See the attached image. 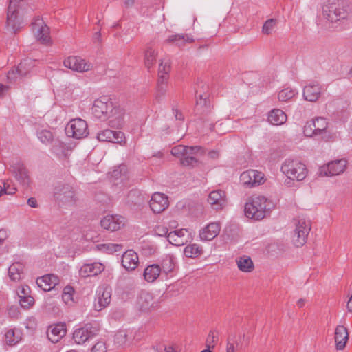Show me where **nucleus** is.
Masks as SVG:
<instances>
[{
    "instance_id": "f257e3e1",
    "label": "nucleus",
    "mask_w": 352,
    "mask_h": 352,
    "mask_svg": "<svg viewBox=\"0 0 352 352\" xmlns=\"http://www.w3.org/2000/svg\"><path fill=\"white\" fill-rule=\"evenodd\" d=\"M92 113L102 121L108 120L111 127L121 128L124 124V109L116 106L107 96H101L94 101Z\"/></svg>"
},
{
    "instance_id": "f03ea898",
    "label": "nucleus",
    "mask_w": 352,
    "mask_h": 352,
    "mask_svg": "<svg viewBox=\"0 0 352 352\" xmlns=\"http://www.w3.org/2000/svg\"><path fill=\"white\" fill-rule=\"evenodd\" d=\"M208 91V85L202 81L198 82L195 88L196 103L194 112L196 116L199 117L204 124L210 121V119L208 118L212 111Z\"/></svg>"
},
{
    "instance_id": "7ed1b4c3",
    "label": "nucleus",
    "mask_w": 352,
    "mask_h": 352,
    "mask_svg": "<svg viewBox=\"0 0 352 352\" xmlns=\"http://www.w3.org/2000/svg\"><path fill=\"white\" fill-rule=\"evenodd\" d=\"M274 208L273 203L263 196L251 197L245 204L244 212L247 217L261 220L268 216Z\"/></svg>"
},
{
    "instance_id": "20e7f679",
    "label": "nucleus",
    "mask_w": 352,
    "mask_h": 352,
    "mask_svg": "<svg viewBox=\"0 0 352 352\" xmlns=\"http://www.w3.org/2000/svg\"><path fill=\"white\" fill-rule=\"evenodd\" d=\"M323 16L331 22H336L349 16V6L336 0H328L322 8Z\"/></svg>"
},
{
    "instance_id": "39448f33",
    "label": "nucleus",
    "mask_w": 352,
    "mask_h": 352,
    "mask_svg": "<svg viewBox=\"0 0 352 352\" xmlns=\"http://www.w3.org/2000/svg\"><path fill=\"white\" fill-rule=\"evenodd\" d=\"M282 173L290 180L302 181L307 175V170L304 164L298 160H286L281 166Z\"/></svg>"
},
{
    "instance_id": "423d86ee",
    "label": "nucleus",
    "mask_w": 352,
    "mask_h": 352,
    "mask_svg": "<svg viewBox=\"0 0 352 352\" xmlns=\"http://www.w3.org/2000/svg\"><path fill=\"white\" fill-rule=\"evenodd\" d=\"M25 0H10L7 12L6 28L12 33H16L21 28V22L18 17L19 9L23 8Z\"/></svg>"
},
{
    "instance_id": "0eeeda50",
    "label": "nucleus",
    "mask_w": 352,
    "mask_h": 352,
    "mask_svg": "<svg viewBox=\"0 0 352 352\" xmlns=\"http://www.w3.org/2000/svg\"><path fill=\"white\" fill-rule=\"evenodd\" d=\"M54 197L63 206H73L77 201L74 188L67 184L57 185L54 188Z\"/></svg>"
},
{
    "instance_id": "6e6552de",
    "label": "nucleus",
    "mask_w": 352,
    "mask_h": 352,
    "mask_svg": "<svg viewBox=\"0 0 352 352\" xmlns=\"http://www.w3.org/2000/svg\"><path fill=\"white\" fill-rule=\"evenodd\" d=\"M100 326L96 323H87L83 327L76 329L73 333V339L78 344H82L89 339L97 336Z\"/></svg>"
},
{
    "instance_id": "1a4fd4ad",
    "label": "nucleus",
    "mask_w": 352,
    "mask_h": 352,
    "mask_svg": "<svg viewBox=\"0 0 352 352\" xmlns=\"http://www.w3.org/2000/svg\"><path fill=\"white\" fill-rule=\"evenodd\" d=\"M296 228L292 236V241L295 246L301 247L305 244L307 236L311 230V223L304 219L296 220Z\"/></svg>"
},
{
    "instance_id": "9d476101",
    "label": "nucleus",
    "mask_w": 352,
    "mask_h": 352,
    "mask_svg": "<svg viewBox=\"0 0 352 352\" xmlns=\"http://www.w3.org/2000/svg\"><path fill=\"white\" fill-rule=\"evenodd\" d=\"M66 133L68 136L76 139H82L89 134L87 124L81 118L72 120L66 127Z\"/></svg>"
},
{
    "instance_id": "9b49d317",
    "label": "nucleus",
    "mask_w": 352,
    "mask_h": 352,
    "mask_svg": "<svg viewBox=\"0 0 352 352\" xmlns=\"http://www.w3.org/2000/svg\"><path fill=\"white\" fill-rule=\"evenodd\" d=\"M346 166L347 161L345 159L336 160L320 166L318 174L327 177L339 175L344 172Z\"/></svg>"
},
{
    "instance_id": "f8f14e48",
    "label": "nucleus",
    "mask_w": 352,
    "mask_h": 352,
    "mask_svg": "<svg viewBox=\"0 0 352 352\" xmlns=\"http://www.w3.org/2000/svg\"><path fill=\"white\" fill-rule=\"evenodd\" d=\"M9 170L24 188L29 187L30 178L28 175V171L21 160H16V161H12Z\"/></svg>"
},
{
    "instance_id": "ddd939ff",
    "label": "nucleus",
    "mask_w": 352,
    "mask_h": 352,
    "mask_svg": "<svg viewBox=\"0 0 352 352\" xmlns=\"http://www.w3.org/2000/svg\"><path fill=\"white\" fill-rule=\"evenodd\" d=\"M32 30L38 41L43 44L50 42V28L40 16L34 18L32 23Z\"/></svg>"
},
{
    "instance_id": "4468645a",
    "label": "nucleus",
    "mask_w": 352,
    "mask_h": 352,
    "mask_svg": "<svg viewBox=\"0 0 352 352\" xmlns=\"http://www.w3.org/2000/svg\"><path fill=\"white\" fill-rule=\"evenodd\" d=\"M63 65L65 67L78 72H85L92 69V64L80 56H69L65 59Z\"/></svg>"
},
{
    "instance_id": "2eb2a0df",
    "label": "nucleus",
    "mask_w": 352,
    "mask_h": 352,
    "mask_svg": "<svg viewBox=\"0 0 352 352\" xmlns=\"http://www.w3.org/2000/svg\"><path fill=\"white\" fill-rule=\"evenodd\" d=\"M263 175L255 170H248L241 174L240 182L245 188H252L262 183Z\"/></svg>"
},
{
    "instance_id": "dca6fc26",
    "label": "nucleus",
    "mask_w": 352,
    "mask_h": 352,
    "mask_svg": "<svg viewBox=\"0 0 352 352\" xmlns=\"http://www.w3.org/2000/svg\"><path fill=\"white\" fill-rule=\"evenodd\" d=\"M149 206L154 213H161L168 206V197L164 194L155 192L151 197Z\"/></svg>"
},
{
    "instance_id": "f3484780",
    "label": "nucleus",
    "mask_w": 352,
    "mask_h": 352,
    "mask_svg": "<svg viewBox=\"0 0 352 352\" xmlns=\"http://www.w3.org/2000/svg\"><path fill=\"white\" fill-rule=\"evenodd\" d=\"M125 223L123 217L119 215H107L100 221L101 226L106 230L116 231L120 229Z\"/></svg>"
},
{
    "instance_id": "a211bd4d",
    "label": "nucleus",
    "mask_w": 352,
    "mask_h": 352,
    "mask_svg": "<svg viewBox=\"0 0 352 352\" xmlns=\"http://www.w3.org/2000/svg\"><path fill=\"white\" fill-rule=\"evenodd\" d=\"M202 152L201 146H186L180 163L186 166H194L197 162V155L199 153Z\"/></svg>"
},
{
    "instance_id": "6ab92c4d",
    "label": "nucleus",
    "mask_w": 352,
    "mask_h": 352,
    "mask_svg": "<svg viewBox=\"0 0 352 352\" xmlns=\"http://www.w3.org/2000/svg\"><path fill=\"white\" fill-rule=\"evenodd\" d=\"M97 139L100 142H111L121 144L125 138L124 134L121 131L106 129L98 133Z\"/></svg>"
},
{
    "instance_id": "aec40b11",
    "label": "nucleus",
    "mask_w": 352,
    "mask_h": 352,
    "mask_svg": "<svg viewBox=\"0 0 352 352\" xmlns=\"http://www.w3.org/2000/svg\"><path fill=\"white\" fill-rule=\"evenodd\" d=\"M208 202L214 210L223 208L227 204L226 192L221 190L212 191L208 195Z\"/></svg>"
},
{
    "instance_id": "412c9836",
    "label": "nucleus",
    "mask_w": 352,
    "mask_h": 352,
    "mask_svg": "<svg viewBox=\"0 0 352 352\" xmlns=\"http://www.w3.org/2000/svg\"><path fill=\"white\" fill-rule=\"evenodd\" d=\"M104 270V266L101 263L96 262L94 263L84 264L79 270L80 276L86 278L94 276L100 274Z\"/></svg>"
},
{
    "instance_id": "4be33fe9",
    "label": "nucleus",
    "mask_w": 352,
    "mask_h": 352,
    "mask_svg": "<svg viewBox=\"0 0 352 352\" xmlns=\"http://www.w3.org/2000/svg\"><path fill=\"white\" fill-rule=\"evenodd\" d=\"M122 265L128 271L134 270L138 265V254L133 250L126 251L122 256Z\"/></svg>"
},
{
    "instance_id": "5701e85b",
    "label": "nucleus",
    "mask_w": 352,
    "mask_h": 352,
    "mask_svg": "<svg viewBox=\"0 0 352 352\" xmlns=\"http://www.w3.org/2000/svg\"><path fill=\"white\" fill-rule=\"evenodd\" d=\"M334 340L336 349H344L349 340V332L347 328L344 325H338L335 329Z\"/></svg>"
},
{
    "instance_id": "b1692460",
    "label": "nucleus",
    "mask_w": 352,
    "mask_h": 352,
    "mask_svg": "<svg viewBox=\"0 0 352 352\" xmlns=\"http://www.w3.org/2000/svg\"><path fill=\"white\" fill-rule=\"evenodd\" d=\"M221 230V226L217 222H212L207 225L199 233L202 241H211L218 236Z\"/></svg>"
},
{
    "instance_id": "393cba45",
    "label": "nucleus",
    "mask_w": 352,
    "mask_h": 352,
    "mask_svg": "<svg viewBox=\"0 0 352 352\" xmlns=\"http://www.w3.org/2000/svg\"><path fill=\"white\" fill-rule=\"evenodd\" d=\"M59 283V278L54 274H46L36 279L37 285L43 291H50Z\"/></svg>"
},
{
    "instance_id": "a878e982",
    "label": "nucleus",
    "mask_w": 352,
    "mask_h": 352,
    "mask_svg": "<svg viewBox=\"0 0 352 352\" xmlns=\"http://www.w3.org/2000/svg\"><path fill=\"white\" fill-rule=\"evenodd\" d=\"M310 124L314 127L313 130L315 131V135H318L322 139H326L329 137L327 127L328 122L324 118H316L310 121Z\"/></svg>"
},
{
    "instance_id": "bb28decb",
    "label": "nucleus",
    "mask_w": 352,
    "mask_h": 352,
    "mask_svg": "<svg viewBox=\"0 0 352 352\" xmlns=\"http://www.w3.org/2000/svg\"><path fill=\"white\" fill-rule=\"evenodd\" d=\"M153 305V297L147 292H142L137 298V307L142 311H150Z\"/></svg>"
},
{
    "instance_id": "cd10ccee",
    "label": "nucleus",
    "mask_w": 352,
    "mask_h": 352,
    "mask_svg": "<svg viewBox=\"0 0 352 352\" xmlns=\"http://www.w3.org/2000/svg\"><path fill=\"white\" fill-rule=\"evenodd\" d=\"M50 328L51 329L47 331V338L53 343L58 342L66 334L65 324H57Z\"/></svg>"
},
{
    "instance_id": "c85d7f7f",
    "label": "nucleus",
    "mask_w": 352,
    "mask_h": 352,
    "mask_svg": "<svg viewBox=\"0 0 352 352\" xmlns=\"http://www.w3.org/2000/svg\"><path fill=\"white\" fill-rule=\"evenodd\" d=\"M321 89L318 85H309L304 87L303 97L310 102H316L320 96Z\"/></svg>"
},
{
    "instance_id": "c756f323",
    "label": "nucleus",
    "mask_w": 352,
    "mask_h": 352,
    "mask_svg": "<svg viewBox=\"0 0 352 352\" xmlns=\"http://www.w3.org/2000/svg\"><path fill=\"white\" fill-rule=\"evenodd\" d=\"M194 41V38L188 34H175L170 36L166 42L168 43H174L179 47H184L186 43H191Z\"/></svg>"
},
{
    "instance_id": "7c9ffc66",
    "label": "nucleus",
    "mask_w": 352,
    "mask_h": 352,
    "mask_svg": "<svg viewBox=\"0 0 352 352\" xmlns=\"http://www.w3.org/2000/svg\"><path fill=\"white\" fill-rule=\"evenodd\" d=\"M98 306H97L96 304H95V309L100 311L103 308L106 307L111 301V291L109 288H105L103 289H100L98 292Z\"/></svg>"
},
{
    "instance_id": "2f4dec72",
    "label": "nucleus",
    "mask_w": 352,
    "mask_h": 352,
    "mask_svg": "<svg viewBox=\"0 0 352 352\" xmlns=\"http://www.w3.org/2000/svg\"><path fill=\"white\" fill-rule=\"evenodd\" d=\"M287 120L285 112L279 109L272 110L268 115V121L273 125H281Z\"/></svg>"
},
{
    "instance_id": "473e14b6",
    "label": "nucleus",
    "mask_w": 352,
    "mask_h": 352,
    "mask_svg": "<svg viewBox=\"0 0 352 352\" xmlns=\"http://www.w3.org/2000/svg\"><path fill=\"white\" fill-rule=\"evenodd\" d=\"M161 267L157 264L148 265L144 271V279L149 283L154 282L160 276Z\"/></svg>"
},
{
    "instance_id": "72a5a7b5",
    "label": "nucleus",
    "mask_w": 352,
    "mask_h": 352,
    "mask_svg": "<svg viewBox=\"0 0 352 352\" xmlns=\"http://www.w3.org/2000/svg\"><path fill=\"white\" fill-rule=\"evenodd\" d=\"M157 52L151 46H148L144 52V64L150 69L156 63Z\"/></svg>"
},
{
    "instance_id": "f704fd0d",
    "label": "nucleus",
    "mask_w": 352,
    "mask_h": 352,
    "mask_svg": "<svg viewBox=\"0 0 352 352\" xmlns=\"http://www.w3.org/2000/svg\"><path fill=\"white\" fill-rule=\"evenodd\" d=\"M239 269L245 272H250L254 270V264L250 257L243 256L236 260Z\"/></svg>"
},
{
    "instance_id": "c9c22d12",
    "label": "nucleus",
    "mask_w": 352,
    "mask_h": 352,
    "mask_svg": "<svg viewBox=\"0 0 352 352\" xmlns=\"http://www.w3.org/2000/svg\"><path fill=\"white\" fill-rule=\"evenodd\" d=\"M202 253V248L195 243L186 246L184 250V254L188 258H197Z\"/></svg>"
},
{
    "instance_id": "e433bc0d",
    "label": "nucleus",
    "mask_w": 352,
    "mask_h": 352,
    "mask_svg": "<svg viewBox=\"0 0 352 352\" xmlns=\"http://www.w3.org/2000/svg\"><path fill=\"white\" fill-rule=\"evenodd\" d=\"M23 266L21 263H15L10 266L8 269V274L12 280H19L21 278Z\"/></svg>"
},
{
    "instance_id": "4c0bfd02",
    "label": "nucleus",
    "mask_w": 352,
    "mask_h": 352,
    "mask_svg": "<svg viewBox=\"0 0 352 352\" xmlns=\"http://www.w3.org/2000/svg\"><path fill=\"white\" fill-rule=\"evenodd\" d=\"M21 340V333L18 331L10 329L5 334V341L10 346L15 345Z\"/></svg>"
},
{
    "instance_id": "58836bf2",
    "label": "nucleus",
    "mask_w": 352,
    "mask_h": 352,
    "mask_svg": "<svg viewBox=\"0 0 352 352\" xmlns=\"http://www.w3.org/2000/svg\"><path fill=\"white\" fill-rule=\"evenodd\" d=\"M170 71V65L168 61L161 62L159 65L158 69V79H160L161 82L168 81L169 78V72Z\"/></svg>"
},
{
    "instance_id": "ea45409f",
    "label": "nucleus",
    "mask_w": 352,
    "mask_h": 352,
    "mask_svg": "<svg viewBox=\"0 0 352 352\" xmlns=\"http://www.w3.org/2000/svg\"><path fill=\"white\" fill-rule=\"evenodd\" d=\"M12 183V180L10 179L2 182V184L0 185V197L3 195H14L16 192V188Z\"/></svg>"
},
{
    "instance_id": "a19ab883",
    "label": "nucleus",
    "mask_w": 352,
    "mask_h": 352,
    "mask_svg": "<svg viewBox=\"0 0 352 352\" xmlns=\"http://www.w3.org/2000/svg\"><path fill=\"white\" fill-rule=\"evenodd\" d=\"M37 137L45 144H50L54 140L52 133L47 129L38 131L37 132Z\"/></svg>"
},
{
    "instance_id": "79ce46f5",
    "label": "nucleus",
    "mask_w": 352,
    "mask_h": 352,
    "mask_svg": "<svg viewBox=\"0 0 352 352\" xmlns=\"http://www.w3.org/2000/svg\"><path fill=\"white\" fill-rule=\"evenodd\" d=\"M97 250L112 253L114 252H118L122 248V245L119 244H113V243H107V244H99L96 245Z\"/></svg>"
},
{
    "instance_id": "37998d69",
    "label": "nucleus",
    "mask_w": 352,
    "mask_h": 352,
    "mask_svg": "<svg viewBox=\"0 0 352 352\" xmlns=\"http://www.w3.org/2000/svg\"><path fill=\"white\" fill-rule=\"evenodd\" d=\"M127 174L128 168L125 164L120 165L112 173L113 177H114L116 179H121V180L126 179Z\"/></svg>"
},
{
    "instance_id": "c03bdc74",
    "label": "nucleus",
    "mask_w": 352,
    "mask_h": 352,
    "mask_svg": "<svg viewBox=\"0 0 352 352\" xmlns=\"http://www.w3.org/2000/svg\"><path fill=\"white\" fill-rule=\"evenodd\" d=\"M173 268L174 263L172 256H166L162 261V270L167 274L172 272Z\"/></svg>"
},
{
    "instance_id": "a18cd8bd",
    "label": "nucleus",
    "mask_w": 352,
    "mask_h": 352,
    "mask_svg": "<svg viewBox=\"0 0 352 352\" xmlns=\"http://www.w3.org/2000/svg\"><path fill=\"white\" fill-rule=\"evenodd\" d=\"M295 96V91L289 88L281 90L278 95L280 101L286 102Z\"/></svg>"
},
{
    "instance_id": "49530a36",
    "label": "nucleus",
    "mask_w": 352,
    "mask_h": 352,
    "mask_svg": "<svg viewBox=\"0 0 352 352\" xmlns=\"http://www.w3.org/2000/svg\"><path fill=\"white\" fill-rule=\"evenodd\" d=\"M276 25V20L270 19L267 20L263 25L262 32L265 34H270Z\"/></svg>"
},
{
    "instance_id": "de8ad7c7",
    "label": "nucleus",
    "mask_w": 352,
    "mask_h": 352,
    "mask_svg": "<svg viewBox=\"0 0 352 352\" xmlns=\"http://www.w3.org/2000/svg\"><path fill=\"white\" fill-rule=\"evenodd\" d=\"M167 239L170 243L175 246H179L184 244V239H181L179 236H177V234H176V232H169L167 235Z\"/></svg>"
},
{
    "instance_id": "09e8293b",
    "label": "nucleus",
    "mask_w": 352,
    "mask_h": 352,
    "mask_svg": "<svg viewBox=\"0 0 352 352\" xmlns=\"http://www.w3.org/2000/svg\"><path fill=\"white\" fill-rule=\"evenodd\" d=\"M115 342L119 346H122L127 341V334L124 331H120L115 335Z\"/></svg>"
},
{
    "instance_id": "8fccbe9b",
    "label": "nucleus",
    "mask_w": 352,
    "mask_h": 352,
    "mask_svg": "<svg viewBox=\"0 0 352 352\" xmlns=\"http://www.w3.org/2000/svg\"><path fill=\"white\" fill-rule=\"evenodd\" d=\"M19 303L23 308H29L34 304V300L31 296H21L19 297Z\"/></svg>"
},
{
    "instance_id": "3c124183",
    "label": "nucleus",
    "mask_w": 352,
    "mask_h": 352,
    "mask_svg": "<svg viewBox=\"0 0 352 352\" xmlns=\"http://www.w3.org/2000/svg\"><path fill=\"white\" fill-rule=\"evenodd\" d=\"M186 146L184 145L175 146L171 149V154L181 160L182 157H184V153L186 151Z\"/></svg>"
},
{
    "instance_id": "603ef678",
    "label": "nucleus",
    "mask_w": 352,
    "mask_h": 352,
    "mask_svg": "<svg viewBox=\"0 0 352 352\" xmlns=\"http://www.w3.org/2000/svg\"><path fill=\"white\" fill-rule=\"evenodd\" d=\"M74 292V289L72 287L67 286L64 288L63 294V299L65 302L72 300L73 293Z\"/></svg>"
},
{
    "instance_id": "864d4df0",
    "label": "nucleus",
    "mask_w": 352,
    "mask_h": 352,
    "mask_svg": "<svg viewBox=\"0 0 352 352\" xmlns=\"http://www.w3.org/2000/svg\"><path fill=\"white\" fill-rule=\"evenodd\" d=\"M107 346L106 343L103 341H98L91 348V352H106Z\"/></svg>"
},
{
    "instance_id": "5fc2aeb1",
    "label": "nucleus",
    "mask_w": 352,
    "mask_h": 352,
    "mask_svg": "<svg viewBox=\"0 0 352 352\" xmlns=\"http://www.w3.org/2000/svg\"><path fill=\"white\" fill-rule=\"evenodd\" d=\"M167 90V81L163 82L160 81V79L157 80V93L158 95L164 96Z\"/></svg>"
},
{
    "instance_id": "6e6d98bb",
    "label": "nucleus",
    "mask_w": 352,
    "mask_h": 352,
    "mask_svg": "<svg viewBox=\"0 0 352 352\" xmlns=\"http://www.w3.org/2000/svg\"><path fill=\"white\" fill-rule=\"evenodd\" d=\"M313 129L312 124H310V121L307 122L306 125L304 126V134L307 137H317L318 135H315V131L313 130Z\"/></svg>"
},
{
    "instance_id": "4d7b16f0",
    "label": "nucleus",
    "mask_w": 352,
    "mask_h": 352,
    "mask_svg": "<svg viewBox=\"0 0 352 352\" xmlns=\"http://www.w3.org/2000/svg\"><path fill=\"white\" fill-rule=\"evenodd\" d=\"M245 335L243 333V335H239L238 337L236 336H230L228 338H232L233 340H231L232 342L234 343V345H236L238 348L242 347V341L245 339Z\"/></svg>"
},
{
    "instance_id": "13d9d810",
    "label": "nucleus",
    "mask_w": 352,
    "mask_h": 352,
    "mask_svg": "<svg viewBox=\"0 0 352 352\" xmlns=\"http://www.w3.org/2000/svg\"><path fill=\"white\" fill-rule=\"evenodd\" d=\"M20 74H21V71H20L19 68L18 67L16 71H14V70L9 71L8 72L7 78L10 82H12L15 81V80L16 78V75Z\"/></svg>"
},
{
    "instance_id": "bf43d9fd",
    "label": "nucleus",
    "mask_w": 352,
    "mask_h": 352,
    "mask_svg": "<svg viewBox=\"0 0 352 352\" xmlns=\"http://www.w3.org/2000/svg\"><path fill=\"white\" fill-rule=\"evenodd\" d=\"M8 315L13 318H17L20 314L18 307L15 306L10 307L8 309Z\"/></svg>"
},
{
    "instance_id": "052dcab7",
    "label": "nucleus",
    "mask_w": 352,
    "mask_h": 352,
    "mask_svg": "<svg viewBox=\"0 0 352 352\" xmlns=\"http://www.w3.org/2000/svg\"><path fill=\"white\" fill-rule=\"evenodd\" d=\"M215 342V336L214 335V333L210 331L208 336V338L206 339V343L208 349H210V347H214V343Z\"/></svg>"
},
{
    "instance_id": "680f3d73",
    "label": "nucleus",
    "mask_w": 352,
    "mask_h": 352,
    "mask_svg": "<svg viewBox=\"0 0 352 352\" xmlns=\"http://www.w3.org/2000/svg\"><path fill=\"white\" fill-rule=\"evenodd\" d=\"M156 234L159 236H166L168 234V230L165 226H158L155 230Z\"/></svg>"
},
{
    "instance_id": "e2e57ef3",
    "label": "nucleus",
    "mask_w": 352,
    "mask_h": 352,
    "mask_svg": "<svg viewBox=\"0 0 352 352\" xmlns=\"http://www.w3.org/2000/svg\"><path fill=\"white\" fill-rule=\"evenodd\" d=\"M156 352H177L175 348L173 346H160V348L156 349Z\"/></svg>"
},
{
    "instance_id": "0e129e2a",
    "label": "nucleus",
    "mask_w": 352,
    "mask_h": 352,
    "mask_svg": "<svg viewBox=\"0 0 352 352\" xmlns=\"http://www.w3.org/2000/svg\"><path fill=\"white\" fill-rule=\"evenodd\" d=\"M30 287L28 286L21 287L19 288V291L18 292L19 297H21V296H30Z\"/></svg>"
},
{
    "instance_id": "69168bd1",
    "label": "nucleus",
    "mask_w": 352,
    "mask_h": 352,
    "mask_svg": "<svg viewBox=\"0 0 352 352\" xmlns=\"http://www.w3.org/2000/svg\"><path fill=\"white\" fill-rule=\"evenodd\" d=\"M232 338L228 339V343L226 346V352H235V346L234 343L232 342Z\"/></svg>"
},
{
    "instance_id": "338daca9",
    "label": "nucleus",
    "mask_w": 352,
    "mask_h": 352,
    "mask_svg": "<svg viewBox=\"0 0 352 352\" xmlns=\"http://www.w3.org/2000/svg\"><path fill=\"white\" fill-rule=\"evenodd\" d=\"M173 112L175 115V118L176 120H184V116L182 114V113L181 111H179L178 109H173Z\"/></svg>"
},
{
    "instance_id": "774afa93",
    "label": "nucleus",
    "mask_w": 352,
    "mask_h": 352,
    "mask_svg": "<svg viewBox=\"0 0 352 352\" xmlns=\"http://www.w3.org/2000/svg\"><path fill=\"white\" fill-rule=\"evenodd\" d=\"M8 238V233L6 230H0V244H1Z\"/></svg>"
}]
</instances>
